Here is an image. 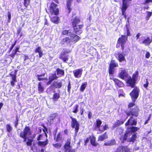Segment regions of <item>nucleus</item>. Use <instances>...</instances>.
<instances>
[{"instance_id":"1","label":"nucleus","mask_w":152,"mask_h":152,"mask_svg":"<svg viewBox=\"0 0 152 152\" xmlns=\"http://www.w3.org/2000/svg\"><path fill=\"white\" fill-rule=\"evenodd\" d=\"M131 132H126L124 134L121 135L120 138L121 143H124L126 141L129 142H134L136 139L137 135L135 134L132 135Z\"/></svg>"},{"instance_id":"2","label":"nucleus","mask_w":152,"mask_h":152,"mask_svg":"<svg viewBox=\"0 0 152 152\" xmlns=\"http://www.w3.org/2000/svg\"><path fill=\"white\" fill-rule=\"evenodd\" d=\"M139 88L137 87H136L134 88L132 91L130 93V95L132 98V101L133 102L129 103L128 106L129 108L132 107L135 105L134 102L135 101L136 99H137L139 96Z\"/></svg>"},{"instance_id":"3","label":"nucleus","mask_w":152,"mask_h":152,"mask_svg":"<svg viewBox=\"0 0 152 152\" xmlns=\"http://www.w3.org/2000/svg\"><path fill=\"white\" fill-rule=\"evenodd\" d=\"M138 75V72L136 71L135 73L133 74L132 76V78L129 76V79L127 81V83L129 84V86L132 88L135 87L134 86L135 84V79L137 77Z\"/></svg>"},{"instance_id":"4","label":"nucleus","mask_w":152,"mask_h":152,"mask_svg":"<svg viewBox=\"0 0 152 152\" xmlns=\"http://www.w3.org/2000/svg\"><path fill=\"white\" fill-rule=\"evenodd\" d=\"M70 118L72 120L71 126L72 128H75V134H76L79 129V124L76 118H74L71 116H70Z\"/></svg>"},{"instance_id":"5","label":"nucleus","mask_w":152,"mask_h":152,"mask_svg":"<svg viewBox=\"0 0 152 152\" xmlns=\"http://www.w3.org/2000/svg\"><path fill=\"white\" fill-rule=\"evenodd\" d=\"M126 114L127 115H132L135 117H137L138 115V109L136 107H134V109L131 110L130 111L126 112Z\"/></svg>"},{"instance_id":"6","label":"nucleus","mask_w":152,"mask_h":152,"mask_svg":"<svg viewBox=\"0 0 152 152\" xmlns=\"http://www.w3.org/2000/svg\"><path fill=\"white\" fill-rule=\"evenodd\" d=\"M72 26L73 29H76V27L75 26L76 25L81 24L80 20L79 18L77 17H73L72 18L71 20Z\"/></svg>"},{"instance_id":"7","label":"nucleus","mask_w":152,"mask_h":152,"mask_svg":"<svg viewBox=\"0 0 152 152\" xmlns=\"http://www.w3.org/2000/svg\"><path fill=\"white\" fill-rule=\"evenodd\" d=\"M30 129L29 127L26 126L23 132L20 133V136L21 137H24L25 136L30 135L31 134Z\"/></svg>"},{"instance_id":"8","label":"nucleus","mask_w":152,"mask_h":152,"mask_svg":"<svg viewBox=\"0 0 152 152\" xmlns=\"http://www.w3.org/2000/svg\"><path fill=\"white\" fill-rule=\"evenodd\" d=\"M57 5L54 3H52L50 5V10L52 14L54 13L55 15H57L58 12V9L57 8Z\"/></svg>"},{"instance_id":"9","label":"nucleus","mask_w":152,"mask_h":152,"mask_svg":"<svg viewBox=\"0 0 152 152\" xmlns=\"http://www.w3.org/2000/svg\"><path fill=\"white\" fill-rule=\"evenodd\" d=\"M118 76L119 77L122 79H125L126 77L129 79V76L127 71L124 69L121 70L120 72L118 74Z\"/></svg>"},{"instance_id":"10","label":"nucleus","mask_w":152,"mask_h":152,"mask_svg":"<svg viewBox=\"0 0 152 152\" xmlns=\"http://www.w3.org/2000/svg\"><path fill=\"white\" fill-rule=\"evenodd\" d=\"M83 69H79L74 70L73 72L75 77L77 78H80L82 75Z\"/></svg>"},{"instance_id":"11","label":"nucleus","mask_w":152,"mask_h":152,"mask_svg":"<svg viewBox=\"0 0 152 152\" xmlns=\"http://www.w3.org/2000/svg\"><path fill=\"white\" fill-rule=\"evenodd\" d=\"M128 37L125 35H122L121 37H119L118 41V44L117 45V46H118V44H124L126 43V42L127 40Z\"/></svg>"},{"instance_id":"12","label":"nucleus","mask_w":152,"mask_h":152,"mask_svg":"<svg viewBox=\"0 0 152 152\" xmlns=\"http://www.w3.org/2000/svg\"><path fill=\"white\" fill-rule=\"evenodd\" d=\"M137 124V121L135 119L133 118V117L131 116L128 121L125 124V125H136Z\"/></svg>"},{"instance_id":"13","label":"nucleus","mask_w":152,"mask_h":152,"mask_svg":"<svg viewBox=\"0 0 152 152\" xmlns=\"http://www.w3.org/2000/svg\"><path fill=\"white\" fill-rule=\"evenodd\" d=\"M70 39L72 42H75V43L79 40L80 38L78 35L74 34H71Z\"/></svg>"},{"instance_id":"14","label":"nucleus","mask_w":152,"mask_h":152,"mask_svg":"<svg viewBox=\"0 0 152 152\" xmlns=\"http://www.w3.org/2000/svg\"><path fill=\"white\" fill-rule=\"evenodd\" d=\"M130 152L127 146L124 147L123 146H119L117 148L116 152Z\"/></svg>"},{"instance_id":"15","label":"nucleus","mask_w":152,"mask_h":152,"mask_svg":"<svg viewBox=\"0 0 152 152\" xmlns=\"http://www.w3.org/2000/svg\"><path fill=\"white\" fill-rule=\"evenodd\" d=\"M83 25L82 24H80L76 25L75 26L76 27V29H74L75 32L78 34H80L82 32V31L80 29L83 27Z\"/></svg>"},{"instance_id":"16","label":"nucleus","mask_w":152,"mask_h":152,"mask_svg":"<svg viewBox=\"0 0 152 152\" xmlns=\"http://www.w3.org/2000/svg\"><path fill=\"white\" fill-rule=\"evenodd\" d=\"M63 80H61L59 82L54 81L53 85L56 88H60L62 86V81Z\"/></svg>"},{"instance_id":"17","label":"nucleus","mask_w":152,"mask_h":152,"mask_svg":"<svg viewBox=\"0 0 152 152\" xmlns=\"http://www.w3.org/2000/svg\"><path fill=\"white\" fill-rule=\"evenodd\" d=\"M151 38L149 37H147L142 42V43L146 46L149 45L152 42Z\"/></svg>"},{"instance_id":"18","label":"nucleus","mask_w":152,"mask_h":152,"mask_svg":"<svg viewBox=\"0 0 152 152\" xmlns=\"http://www.w3.org/2000/svg\"><path fill=\"white\" fill-rule=\"evenodd\" d=\"M117 59L120 62H122L126 61L124 56L120 53H119L118 55Z\"/></svg>"},{"instance_id":"19","label":"nucleus","mask_w":152,"mask_h":152,"mask_svg":"<svg viewBox=\"0 0 152 152\" xmlns=\"http://www.w3.org/2000/svg\"><path fill=\"white\" fill-rule=\"evenodd\" d=\"M44 89L43 86L42 85V83L41 82H39L38 84V90L39 93H42Z\"/></svg>"},{"instance_id":"20","label":"nucleus","mask_w":152,"mask_h":152,"mask_svg":"<svg viewBox=\"0 0 152 152\" xmlns=\"http://www.w3.org/2000/svg\"><path fill=\"white\" fill-rule=\"evenodd\" d=\"M115 140L112 139L106 142L104 145L106 146H111L115 144Z\"/></svg>"},{"instance_id":"21","label":"nucleus","mask_w":152,"mask_h":152,"mask_svg":"<svg viewBox=\"0 0 152 152\" xmlns=\"http://www.w3.org/2000/svg\"><path fill=\"white\" fill-rule=\"evenodd\" d=\"M107 136L106 134V132H105L103 134L99 136L98 140L102 141L104 140L107 139Z\"/></svg>"},{"instance_id":"22","label":"nucleus","mask_w":152,"mask_h":152,"mask_svg":"<svg viewBox=\"0 0 152 152\" xmlns=\"http://www.w3.org/2000/svg\"><path fill=\"white\" fill-rule=\"evenodd\" d=\"M113 80L115 82V84L119 87H121L124 85L123 83L117 79L114 78Z\"/></svg>"},{"instance_id":"23","label":"nucleus","mask_w":152,"mask_h":152,"mask_svg":"<svg viewBox=\"0 0 152 152\" xmlns=\"http://www.w3.org/2000/svg\"><path fill=\"white\" fill-rule=\"evenodd\" d=\"M35 52L39 53V57L40 58L41 57L43 56L42 51L40 47H38L36 49Z\"/></svg>"},{"instance_id":"24","label":"nucleus","mask_w":152,"mask_h":152,"mask_svg":"<svg viewBox=\"0 0 152 152\" xmlns=\"http://www.w3.org/2000/svg\"><path fill=\"white\" fill-rule=\"evenodd\" d=\"M118 66V63L114 60H112L109 66L113 68Z\"/></svg>"},{"instance_id":"25","label":"nucleus","mask_w":152,"mask_h":152,"mask_svg":"<svg viewBox=\"0 0 152 152\" xmlns=\"http://www.w3.org/2000/svg\"><path fill=\"white\" fill-rule=\"evenodd\" d=\"M56 71L57 75L59 77H61L64 75V72L63 70L58 68L57 69Z\"/></svg>"},{"instance_id":"26","label":"nucleus","mask_w":152,"mask_h":152,"mask_svg":"<svg viewBox=\"0 0 152 152\" xmlns=\"http://www.w3.org/2000/svg\"><path fill=\"white\" fill-rule=\"evenodd\" d=\"M48 140L46 139L45 141H39L38 142V144L39 145L43 147L45 146L48 144Z\"/></svg>"},{"instance_id":"27","label":"nucleus","mask_w":152,"mask_h":152,"mask_svg":"<svg viewBox=\"0 0 152 152\" xmlns=\"http://www.w3.org/2000/svg\"><path fill=\"white\" fill-rule=\"evenodd\" d=\"M139 128L136 127L132 126L129 128L127 132H134L139 129Z\"/></svg>"},{"instance_id":"28","label":"nucleus","mask_w":152,"mask_h":152,"mask_svg":"<svg viewBox=\"0 0 152 152\" xmlns=\"http://www.w3.org/2000/svg\"><path fill=\"white\" fill-rule=\"evenodd\" d=\"M45 73H43L40 75H37V77L39 81H41L43 80H47L48 78H41V77H44L45 75Z\"/></svg>"},{"instance_id":"29","label":"nucleus","mask_w":152,"mask_h":152,"mask_svg":"<svg viewBox=\"0 0 152 152\" xmlns=\"http://www.w3.org/2000/svg\"><path fill=\"white\" fill-rule=\"evenodd\" d=\"M91 145L94 146H96L98 145V143L95 142V138L94 137H92L91 138Z\"/></svg>"},{"instance_id":"30","label":"nucleus","mask_w":152,"mask_h":152,"mask_svg":"<svg viewBox=\"0 0 152 152\" xmlns=\"http://www.w3.org/2000/svg\"><path fill=\"white\" fill-rule=\"evenodd\" d=\"M60 97L59 93H56L53 94L52 99L54 101H56L58 100Z\"/></svg>"},{"instance_id":"31","label":"nucleus","mask_w":152,"mask_h":152,"mask_svg":"<svg viewBox=\"0 0 152 152\" xmlns=\"http://www.w3.org/2000/svg\"><path fill=\"white\" fill-rule=\"evenodd\" d=\"M102 122L99 119H97L96 121V126L97 129H99V130L101 131V129L100 128V126L102 124Z\"/></svg>"},{"instance_id":"32","label":"nucleus","mask_w":152,"mask_h":152,"mask_svg":"<svg viewBox=\"0 0 152 152\" xmlns=\"http://www.w3.org/2000/svg\"><path fill=\"white\" fill-rule=\"evenodd\" d=\"M70 139H68L67 140L64 146V149L69 148V147H71L70 146Z\"/></svg>"},{"instance_id":"33","label":"nucleus","mask_w":152,"mask_h":152,"mask_svg":"<svg viewBox=\"0 0 152 152\" xmlns=\"http://www.w3.org/2000/svg\"><path fill=\"white\" fill-rule=\"evenodd\" d=\"M72 0H68L67 1V8L68 10L69 13L71 11V9L70 8V5L71 3L72 2Z\"/></svg>"},{"instance_id":"34","label":"nucleus","mask_w":152,"mask_h":152,"mask_svg":"<svg viewBox=\"0 0 152 152\" xmlns=\"http://www.w3.org/2000/svg\"><path fill=\"white\" fill-rule=\"evenodd\" d=\"M58 77L56 75V73L51 74L49 76V79H51L52 81H53Z\"/></svg>"},{"instance_id":"35","label":"nucleus","mask_w":152,"mask_h":152,"mask_svg":"<svg viewBox=\"0 0 152 152\" xmlns=\"http://www.w3.org/2000/svg\"><path fill=\"white\" fill-rule=\"evenodd\" d=\"M78 107L79 105L78 104H75L73 107L72 112L75 113H77L78 111Z\"/></svg>"},{"instance_id":"36","label":"nucleus","mask_w":152,"mask_h":152,"mask_svg":"<svg viewBox=\"0 0 152 152\" xmlns=\"http://www.w3.org/2000/svg\"><path fill=\"white\" fill-rule=\"evenodd\" d=\"M123 122L119 121H117L113 125V129L119 126L120 124H122Z\"/></svg>"},{"instance_id":"37","label":"nucleus","mask_w":152,"mask_h":152,"mask_svg":"<svg viewBox=\"0 0 152 152\" xmlns=\"http://www.w3.org/2000/svg\"><path fill=\"white\" fill-rule=\"evenodd\" d=\"M57 116V115L56 114H54L52 115V116H50V118L49 120H48V121L50 122V123H52L53 122V120Z\"/></svg>"},{"instance_id":"38","label":"nucleus","mask_w":152,"mask_h":152,"mask_svg":"<svg viewBox=\"0 0 152 152\" xmlns=\"http://www.w3.org/2000/svg\"><path fill=\"white\" fill-rule=\"evenodd\" d=\"M70 39L68 37H66L64 39L62 42L63 43H66V44H68L70 43Z\"/></svg>"},{"instance_id":"39","label":"nucleus","mask_w":152,"mask_h":152,"mask_svg":"<svg viewBox=\"0 0 152 152\" xmlns=\"http://www.w3.org/2000/svg\"><path fill=\"white\" fill-rule=\"evenodd\" d=\"M71 32L69 30H64L62 32V34L64 35H71Z\"/></svg>"},{"instance_id":"40","label":"nucleus","mask_w":152,"mask_h":152,"mask_svg":"<svg viewBox=\"0 0 152 152\" xmlns=\"http://www.w3.org/2000/svg\"><path fill=\"white\" fill-rule=\"evenodd\" d=\"M64 150L65 152H75V151L74 149H72L71 147L64 149Z\"/></svg>"},{"instance_id":"41","label":"nucleus","mask_w":152,"mask_h":152,"mask_svg":"<svg viewBox=\"0 0 152 152\" xmlns=\"http://www.w3.org/2000/svg\"><path fill=\"white\" fill-rule=\"evenodd\" d=\"M6 127L7 131L9 132H10L12 129V127L9 124H7L6 126Z\"/></svg>"},{"instance_id":"42","label":"nucleus","mask_w":152,"mask_h":152,"mask_svg":"<svg viewBox=\"0 0 152 152\" xmlns=\"http://www.w3.org/2000/svg\"><path fill=\"white\" fill-rule=\"evenodd\" d=\"M64 55L61 54L60 58L64 61L66 62L67 61L68 58L67 56H64Z\"/></svg>"},{"instance_id":"43","label":"nucleus","mask_w":152,"mask_h":152,"mask_svg":"<svg viewBox=\"0 0 152 152\" xmlns=\"http://www.w3.org/2000/svg\"><path fill=\"white\" fill-rule=\"evenodd\" d=\"M59 18L57 17H55L51 19V21L55 23H57Z\"/></svg>"},{"instance_id":"44","label":"nucleus","mask_w":152,"mask_h":152,"mask_svg":"<svg viewBox=\"0 0 152 152\" xmlns=\"http://www.w3.org/2000/svg\"><path fill=\"white\" fill-rule=\"evenodd\" d=\"M114 71V68L109 66V72L110 74L113 75V74Z\"/></svg>"},{"instance_id":"45","label":"nucleus","mask_w":152,"mask_h":152,"mask_svg":"<svg viewBox=\"0 0 152 152\" xmlns=\"http://www.w3.org/2000/svg\"><path fill=\"white\" fill-rule=\"evenodd\" d=\"M86 84L84 83L81 86L80 88V91H81L83 92L85 90L86 87Z\"/></svg>"},{"instance_id":"46","label":"nucleus","mask_w":152,"mask_h":152,"mask_svg":"<svg viewBox=\"0 0 152 152\" xmlns=\"http://www.w3.org/2000/svg\"><path fill=\"white\" fill-rule=\"evenodd\" d=\"M33 141L32 139H28V141L26 142L27 145L28 146H31L32 145V142Z\"/></svg>"},{"instance_id":"47","label":"nucleus","mask_w":152,"mask_h":152,"mask_svg":"<svg viewBox=\"0 0 152 152\" xmlns=\"http://www.w3.org/2000/svg\"><path fill=\"white\" fill-rule=\"evenodd\" d=\"M61 139V136L60 133H59L57 136L56 139V140L57 142L59 141Z\"/></svg>"},{"instance_id":"48","label":"nucleus","mask_w":152,"mask_h":152,"mask_svg":"<svg viewBox=\"0 0 152 152\" xmlns=\"http://www.w3.org/2000/svg\"><path fill=\"white\" fill-rule=\"evenodd\" d=\"M30 2L29 0H24V6L27 7L28 5Z\"/></svg>"},{"instance_id":"49","label":"nucleus","mask_w":152,"mask_h":152,"mask_svg":"<svg viewBox=\"0 0 152 152\" xmlns=\"http://www.w3.org/2000/svg\"><path fill=\"white\" fill-rule=\"evenodd\" d=\"M126 35H125V36H126L127 37V36H130L131 34L130 32V31H129V29L127 27H126Z\"/></svg>"},{"instance_id":"50","label":"nucleus","mask_w":152,"mask_h":152,"mask_svg":"<svg viewBox=\"0 0 152 152\" xmlns=\"http://www.w3.org/2000/svg\"><path fill=\"white\" fill-rule=\"evenodd\" d=\"M67 88H68V89H67L68 92L69 93H70V90H71V85L70 82V81H69V82L68 85L67 86Z\"/></svg>"},{"instance_id":"51","label":"nucleus","mask_w":152,"mask_h":152,"mask_svg":"<svg viewBox=\"0 0 152 152\" xmlns=\"http://www.w3.org/2000/svg\"><path fill=\"white\" fill-rule=\"evenodd\" d=\"M103 130H101L100 131H102V132H103L105 130L108 129L109 127L107 125L105 124L104 126H103Z\"/></svg>"},{"instance_id":"52","label":"nucleus","mask_w":152,"mask_h":152,"mask_svg":"<svg viewBox=\"0 0 152 152\" xmlns=\"http://www.w3.org/2000/svg\"><path fill=\"white\" fill-rule=\"evenodd\" d=\"M71 52L70 50L69 49H66L64 50L62 54L64 55L66 53H70Z\"/></svg>"},{"instance_id":"53","label":"nucleus","mask_w":152,"mask_h":152,"mask_svg":"<svg viewBox=\"0 0 152 152\" xmlns=\"http://www.w3.org/2000/svg\"><path fill=\"white\" fill-rule=\"evenodd\" d=\"M16 54V53L13 50L12 51V53L10 55V56L12 57V58H14Z\"/></svg>"},{"instance_id":"54","label":"nucleus","mask_w":152,"mask_h":152,"mask_svg":"<svg viewBox=\"0 0 152 152\" xmlns=\"http://www.w3.org/2000/svg\"><path fill=\"white\" fill-rule=\"evenodd\" d=\"M53 145L54 147L57 148H60L61 146V144H59L58 143L53 144Z\"/></svg>"},{"instance_id":"55","label":"nucleus","mask_w":152,"mask_h":152,"mask_svg":"<svg viewBox=\"0 0 152 152\" xmlns=\"http://www.w3.org/2000/svg\"><path fill=\"white\" fill-rule=\"evenodd\" d=\"M7 16L8 18V22H10V20L11 19V15L10 13L9 12H8Z\"/></svg>"},{"instance_id":"56","label":"nucleus","mask_w":152,"mask_h":152,"mask_svg":"<svg viewBox=\"0 0 152 152\" xmlns=\"http://www.w3.org/2000/svg\"><path fill=\"white\" fill-rule=\"evenodd\" d=\"M151 12H147V18L149 19V18L151 16Z\"/></svg>"},{"instance_id":"57","label":"nucleus","mask_w":152,"mask_h":152,"mask_svg":"<svg viewBox=\"0 0 152 152\" xmlns=\"http://www.w3.org/2000/svg\"><path fill=\"white\" fill-rule=\"evenodd\" d=\"M150 54L148 52H147L145 54V57L147 58H149L150 57Z\"/></svg>"},{"instance_id":"58","label":"nucleus","mask_w":152,"mask_h":152,"mask_svg":"<svg viewBox=\"0 0 152 152\" xmlns=\"http://www.w3.org/2000/svg\"><path fill=\"white\" fill-rule=\"evenodd\" d=\"M88 116L89 119H90L92 117V114L91 112H88Z\"/></svg>"},{"instance_id":"59","label":"nucleus","mask_w":152,"mask_h":152,"mask_svg":"<svg viewBox=\"0 0 152 152\" xmlns=\"http://www.w3.org/2000/svg\"><path fill=\"white\" fill-rule=\"evenodd\" d=\"M84 111V110L83 108H82L81 107L80 108V113L81 115H83Z\"/></svg>"},{"instance_id":"60","label":"nucleus","mask_w":152,"mask_h":152,"mask_svg":"<svg viewBox=\"0 0 152 152\" xmlns=\"http://www.w3.org/2000/svg\"><path fill=\"white\" fill-rule=\"evenodd\" d=\"M117 130L119 134H121L123 131V129L120 128H118Z\"/></svg>"},{"instance_id":"61","label":"nucleus","mask_w":152,"mask_h":152,"mask_svg":"<svg viewBox=\"0 0 152 152\" xmlns=\"http://www.w3.org/2000/svg\"><path fill=\"white\" fill-rule=\"evenodd\" d=\"M12 80L13 81L16 82V78L15 75H13L12 77Z\"/></svg>"},{"instance_id":"62","label":"nucleus","mask_w":152,"mask_h":152,"mask_svg":"<svg viewBox=\"0 0 152 152\" xmlns=\"http://www.w3.org/2000/svg\"><path fill=\"white\" fill-rule=\"evenodd\" d=\"M15 127L16 128L18 124V119L16 118V121H15Z\"/></svg>"},{"instance_id":"63","label":"nucleus","mask_w":152,"mask_h":152,"mask_svg":"<svg viewBox=\"0 0 152 152\" xmlns=\"http://www.w3.org/2000/svg\"><path fill=\"white\" fill-rule=\"evenodd\" d=\"M49 81L47 83V85H49L53 81L51 80V79H49Z\"/></svg>"},{"instance_id":"64","label":"nucleus","mask_w":152,"mask_h":152,"mask_svg":"<svg viewBox=\"0 0 152 152\" xmlns=\"http://www.w3.org/2000/svg\"><path fill=\"white\" fill-rule=\"evenodd\" d=\"M141 35V34L140 33H138L136 36V37L137 38V39L139 38V37Z\"/></svg>"}]
</instances>
